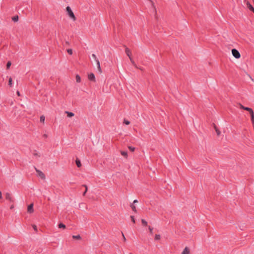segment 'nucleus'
Masks as SVG:
<instances>
[{
    "label": "nucleus",
    "mask_w": 254,
    "mask_h": 254,
    "mask_svg": "<svg viewBox=\"0 0 254 254\" xmlns=\"http://www.w3.org/2000/svg\"><path fill=\"white\" fill-rule=\"evenodd\" d=\"M66 11L67 12V15L68 16L74 21L76 20V18L72 11L70 6H68L66 7Z\"/></svg>",
    "instance_id": "nucleus-1"
},
{
    "label": "nucleus",
    "mask_w": 254,
    "mask_h": 254,
    "mask_svg": "<svg viewBox=\"0 0 254 254\" xmlns=\"http://www.w3.org/2000/svg\"><path fill=\"white\" fill-rule=\"evenodd\" d=\"M5 199L8 200L10 203H14L15 199L12 194L9 192H6L4 194Z\"/></svg>",
    "instance_id": "nucleus-2"
},
{
    "label": "nucleus",
    "mask_w": 254,
    "mask_h": 254,
    "mask_svg": "<svg viewBox=\"0 0 254 254\" xmlns=\"http://www.w3.org/2000/svg\"><path fill=\"white\" fill-rule=\"evenodd\" d=\"M92 57L94 59V60L95 61V62L97 64V68H98V70L100 72H102V70H101V68L100 67V62H99V61L98 60V59H97L96 55L94 54H93L92 55Z\"/></svg>",
    "instance_id": "nucleus-3"
},
{
    "label": "nucleus",
    "mask_w": 254,
    "mask_h": 254,
    "mask_svg": "<svg viewBox=\"0 0 254 254\" xmlns=\"http://www.w3.org/2000/svg\"><path fill=\"white\" fill-rule=\"evenodd\" d=\"M232 54L233 56L236 59H239L241 57V55L239 52L235 49L232 50Z\"/></svg>",
    "instance_id": "nucleus-4"
},
{
    "label": "nucleus",
    "mask_w": 254,
    "mask_h": 254,
    "mask_svg": "<svg viewBox=\"0 0 254 254\" xmlns=\"http://www.w3.org/2000/svg\"><path fill=\"white\" fill-rule=\"evenodd\" d=\"M244 3L247 5L248 8H249L251 11H253V12H254V7L248 0H244Z\"/></svg>",
    "instance_id": "nucleus-5"
},
{
    "label": "nucleus",
    "mask_w": 254,
    "mask_h": 254,
    "mask_svg": "<svg viewBox=\"0 0 254 254\" xmlns=\"http://www.w3.org/2000/svg\"><path fill=\"white\" fill-rule=\"evenodd\" d=\"M35 170H36V171L37 172V173H38V176L40 178H41L42 179H45V175H44V174L42 171H41L37 169L36 168H35Z\"/></svg>",
    "instance_id": "nucleus-6"
},
{
    "label": "nucleus",
    "mask_w": 254,
    "mask_h": 254,
    "mask_svg": "<svg viewBox=\"0 0 254 254\" xmlns=\"http://www.w3.org/2000/svg\"><path fill=\"white\" fill-rule=\"evenodd\" d=\"M88 78L89 80L95 82V77L94 74L93 73H91L88 74Z\"/></svg>",
    "instance_id": "nucleus-7"
},
{
    "label": "nucleus",
    "mask_w": 254,
    "mask_h": 254,
    "mask_svg": "<svg viewBox=\"0 0 254 254\" xmlns=\"http://www.w3.org/2000/svg\"><path fill=\"white\" fill-rule=\"evenodd\" d=\"M33 211H34L33 204L31 203L28 206L27 212L29 213H32L33 212Z\"/></svg>",
    "instance_id": "nucleus-8"
},
{
    "label": "nucleus",
    "mask_w": 254,
    "mask_h": 254,
    "mask_svg": "<svg viewBox=\"0 0 254 254\" xmlns=\"http://www.w3.org/2000/svg\"><path fill=\"white\" fill-rule=\"evenodd\" d=\"M125 52L129 58H130V57H131L130 50L128 48H126Z\"/></svg>",
    "instance_id": "nucleus-9"
},
{
    "label": "nucleus",
    "mask_w": 254,
    "mask_h": 254,
    "mask_svg": "<svg viewBox=\"0 0 254 254\" xmlns=\"http://www.w3.org/2000/svg\"><path fill=\"white\" fill-rule=\"evenodd\" d=\"M182 254H190V251L188 247H186L183 250Z\"/></svg>",
    "instance_id": "nucleus-10"
},
{
    "label": "nucleus",
    "mask_w": 254,
    "mask_h": 254,
    "mask_svg": "<svg viewBox=\"0 0 254 254\" xmlns=\"http://www.w3.org/2000/svg\"><path fill=\"white\" fill-rule=\"evenodd\" d=\"M148 0L151 2V6H152V8H153L154 11L155 13L156 14L157 11H156V9L155 8V7L154 2L151 0Z\"/></svg>",
    "instance_id": "nucleus-11"
},
{
    "label": "nucleus",
    "mask_w": 254,
    "mask_h": 254,
    "mask_svg": "<svg viewBox=\"0 0 254 254\" xmlns=\"http://www.w3.org/2000/svg\"><path fill=\"white\" fill-rule=\"evenodd\" d=\"M65 114H67V116L68 117H72L74 116V114L72 112L65 111Z\"/></svg>",
    "instance_id": "nucleus-12"
},
{
    "label": "nucleus",
    "mask_w": 254,
    "mask_h": 254,
    "mask_svg": "<svg viewBox=\"0 0 254 254\" xmlns=\"http://www.w3.org/2000/svg\"><path fill=\"white\" fill-rule=\"evenodd\" d=\"M131 64H132V65L135 67V68H138V66H137V65L135 64L134 61H133V60L132 59V58L131 57H130V58H129Z\"/></svg>",
    "instance_id": "nucleus-13"
},
{
    "label": "nucleus",
    "mask_w": 254,
    "mask_h": 254,
    "mask_svg": "<svg viewBox=\"0 0 254 254\" xmlns=\"http://www.w3.org/2000/svg\"><path fill=\"white\" fill-rule=\"evenodd\" d=\"M75 162H76V164L78 167H80L81 166V162L79 159H76Z\"/></svg>",
    "instance_id": "nucleus-14"
},
{
    "label": "nucleus",
    "mask_w": 254,
    "mask_h": 254,
    "mask_svg": "<svg viewBox=\"0 0 254 254\" xmlns=\"http://www.w3.org/2000/svg\"><path fill=\"white\" fill-rule=\"evenodd\" d=\"M82 187H85V190H84V192H83V196H85V194H86V192H87V190H88V187H87V185H82Z\"/></svg>",
    "instance_id": "nucleus-15"
},
{
    "label": "nucleus",
    "mask_w": 254,
    "mask_h": 254,
    "mask_svg": "<svg viewBox=\"0 0 254 254\" xmlns=\"http://www.w3.org/2000/svg\"><path fill=\"white\" fill-rule=\"evenodd\" d=\"M244 110L249 112L250 114L254 112L252 109L249 107H245Z\"/></svg>",
    "instance_id": "nucleus-16"
},
{
    "label": "nucleus",
    "mask_w": 254,
    "mask_h": 254,
    "mask_svg": "<svg viewBox=\"0 0 254 254\" xmlns=\"http://www.w3.org/2000/svg\"><path fill=\"white\" fill-rule=\"evenodd\" d=\"M75 78L77 82L79 83L81 82V78L79 75H76Z\"/></svg>",
    "instance_id": "nucleus-17"
},
{
    "label": "nucleus",
    "mask_w": 254,
    "mask_h": 254,
    "mask_svg": "<svg viewBox=\"0 0 254 254\" xmlns=\"http://www.w3.org/2000/svg\"><path fill=\"white\" fill-rule=\"evenodd\" d=\"M12 20L14 22H17L18 20V16L16 15L12 17Z\"/></svg>",
    "instance_id": "nucleus-18"
},
{
    "label": "nucleus",
    "mask_w": 254,
    "mask_h": 254,
    "mask_svg": "<svg viewBox=\"0 0 254 254\" xmlns=\"http://www.w3.org/2000/svg\"><path fill=\"white\" fill-rule=\"evenodd\" d=\"M214 128H215V130L216 132L217 135L218 136L220 135V134L221 133L220 131L217 128V127L215 126H214Z\"/></svg>",
    "instance_id": "nucleus-19"
},
{
    "label": "nucleus",
    "mask_w": 254,
    "mask_h": 254,
    "mask_svg": "<svg viewBox=\"0 0 254 254\" xmlns=\"http://www.w3.org/2000/svg\"><path fill=\"white\" fill-rule=\"evenodd\" d=\"M121 153L124 157H125L126 158L127 157V151H121Z\"/></svg>",
    "instance_id": "nucleus-20"
},
{
    "label": "nucleus",
    "mask_w": 254,
    "mask_h": 254,
    "mask_svg": "<svg viewBox=\"0 0 254 254\" xmlns=\"http://www.w3.org/2000/svg\"><path fill=\"white\" fill-rule=\"evenodd\" d=\"M59 228H65V225L63 223H60L58 225Z\"/></svg>",
    "instance_id": "nucleus-21"
},
{
    "label": "nucleus",
    "mask_w": 254,
    "mask_h": 254,
    "mask_svg": "<svg viewBox=\"0 0 254 254\" xmlns=\"http://www.w3.org/2000/svg\"><path fill=\"white\" fill-rule=\"evenodd\" d=\"M72 238L74 239H77V240H80L81 239V237L79 235H73L72 236Z\"/></svg>",
    "instance_id": "nucleus-22"
},
{
    "label": "nucleus",
    "mask_w": 254,
    "mask_h": 254,
    "mask_svg": "<svg viewBox=\"0 0 254 254\" xmlns=\"http://www.w3.org/2000/svg\"><path fill=\"white\" fill-rule=\"evenodd\" d=\"M154 239L155 240H159L161 239V236L159 234H156Z\"/></svg>",
    "instance_id": "nucleus-23"
},
{
    "label": "nucleus",
    "mask_w": 254,
    "mask_h": 254,
    "mask_svg": "<svg viewBox=\"0 0 254 254\" xmlns=\"http://www.w3.org/2000/svg\"><path fill=\"white\" fill-rule=\"evenodd\" d=\"M130 207L133 211H134L135 212H136L135 206L133 204H131Z\"/></svg>",
    "instance_id": "nucleus-24"
},
{
    "label": "nucleus",
    "mask_w": 254,
    "mask_h": 254,
    "mask_svg": "<svg viewBox=\"0 0 254 254\" xmlns=\"http://www.w3.org/2000/svg\"><path fill=\"white\" fill-rule=\"evenodd\" d=\"M45 118L44 116H41L40 118V121L42 123H44Z\"/></svg>",
    "instance_id": "nucleus-25"
},
{
    "label": "nucleus",
    "mask_w": 254,
    "mask_h": 254,
    "mask_svg": "<svg viewBox=\"0 0 254 254\" xmlns=\"http://www.w3.org/2000/svg\"><path fill=\"white\" fill-rule=\"evenodd\" d=\"M141 223H142V225H143L144 226H147V222L144 219L141 220Z\"/></svg>",
    "instance_id": "nucleus-26"
},
{
    "label": "nucleus",
    "mask_w": 254,
    "mask_h": 254,
    "mask_svg": "<svg viewBox=\"0 0 254 254\" xmlns=\"http://www.w3.org/2000/svg\"><path fill=\"white\" fill-rule=\"evenodd\" d=\"M250 115H251V121H252V122H253V121H254V112L253 113H251L250 114Z\"/></svg>",
    "instance_id": "nucleus-27"
},
{
    "label": "nucleus",
    "mask_w": 254,
    "mask_h": 254,
    "mask_svg": "<svg viewBox=\"0 0 254 254\" xmlns=\"http://www.w3.org/2000/svg\"><path fill=\"white\" fill-rule=\"evenodd\" d=\"M11 63L10 61L8 62L6 64V68L7 69H8L10 66H11Z\"/></svg>",
    "instance_id": "nucleus-28"
},
{
    "label": "nucleus",
    "mask_w": 254,
    "mask_h": 254,
    "mask_svg": "<svg viewBox=\"0 0 254 254\" xmlns=\"http://www.w3.org/2000/svg\"><path fill=\"white\" fill-rule=\"evenodd\" d=\"M12 78L11 77H10L9 78V80H8V85L10 86H12Z\"/></svg>",
    "instance_id": "nucleus-29"
},
{
    "label": "nucleus",
    "mask_w": 254,
    "mask_h": 254,
    "mask_svg": "<svg viewBox=\"0 0 254 254\" xmlns=\"http://www.w3.org/2000/svg\"><path fill=\"white\" fill-rule=\"evenodd\" d=\"M67 52L68 53V54H69L70 55L72 54V49H67Z\"/></svg>",
    "instance_id": "nucleus-30"
},
{
    "label": "nucleus",
    "mask_w": 254,
    "mask_h": 254,
    "mask_svg": "<svg viewBox=\"0 0 254 254\" xmlns=\"http://www.w3.org/2000/svg\"><path fill=\"white\" fill-rule=\"evenodd\" d=\"M148 229L150 234H153V228L151 227L150 226H149Z\"/></svg>",
    "instance_id": "nucleus-31"
},
{
    "label": "nucleus",
    "mask_w": 254,
    "mask_h": 254,
    "mask_svg": "<svg viewBox=\"0 0 254 254\" xmlns=\"http://www.w3.org/2000/svg\"><path fill=\"white\" fill-rule=\"evenodd\" d=\"M128 149L132 152H133L135 150V148L132 146H128Z\"/></svg>",
    "instance_id": "nucleus-32"
},
{
    "label": "nucleus",
    "mask_w": 254,
    "mask_h": 254,
    "mask_svg": "<svg viewBox=\"0 0 254 254\" xmlns=\"http://www.w3.org/2000/svg\"><path fill=\"white\" fill-rule=\"evenodd\" d=\"M124 123L127 125H128L130 124V122L126 120H124Z\"/></svg>",
    "instance_id": "nucleus-33"
},
{
    "label": "nucleus",
    "mask_w": 254,
    "mask_h": 254,
    "mask_svg": "<svg viewBox=\"0 0 254 254\" xmlns=\"http://www.w3.org/2000/svg\"><path fill=\"white\" fill-rule=\"evenodd\" d=\"M130 218H131V219L132 222L133 223H134L135 222V219H134V217H133V216H130Z\"/></svg>",
    "instance_id": "nucleus-34"
},
{
    "label": "nucleus",
    "mask_w": 254,
    "mask_h": 254,
    "mask_svg": "<svg viewBox=\"0 0 254 254\" xmlns=\"http://www.w3.org/2000/svg\"><path fill=\"white\" fill-rule=\"evenodd\" d=\"M32 227L35 231H37V228L35 225H33Z\"/></svg>",
    "instance_id": "nucleus-35"
},
{
    "label": "nucleus",
    "mask_w": 254,
    "mask_h": 254,
    "mask_svg": "<svg viewBox=\"0 0 254 254\" xmlns=\"http://www.w3.org/2000/svg\"><path fill=\"white\" fill-rule=\"evenodd\" d=\"M239 106H240V109L244 110V108H245V107H244L243 105H242L241 104H239Z\"/></svg>",
    "instance_id": "nucleus-36"
},
{
    "label": "nucleus",
    "mask_w": 254,
    "mask_h": 254,
    "mask_svg": "<svg viewBox=\"0 0 254 254\" xmlns=\"http://www.w3.org/2000/svg\"><path fill=\"white\" fill-rule=\"evenodd\" d=\"M14 203H11L10 206V209H12L14 208Z\"/></svg>",
    "instance_id": "nucleus-37"
},
{
    "label": "nucleus",
    "mask_w": 254,
    "mask_h": 254,
    "mask_svg": "<svg viewBox=\"0 0 254 254\" xmlns=\"http://www.w3.org/2000/svg\"><path fill=\"white\" fill-rule=\"evenodd\" d=\"M122 235L123 236L124 240V241H125L126 240V238H125V236H124V234L123 233H122Z\"/></svg>",
    "instance_id": "nucleus-38"
},
{
    "label": "nucleus",
    "mask_w": 254,
    "mask_h": 254,
    "mask_svg": "<svg viewBox=\"0 0 254 254\" xmlns=\"http://www.w3.org/2000/svg\"><path fill=\"white\" fill-rule=\"evenodd\" d=\"M2 198V193L0 191V199Z\"/></svg>",
    "instance_id": "nucleus-39"
},
{
    "label": "nucleus",
    "mask_w": 254,
    "mask_h": 254,
    "mask_svg": "<svg viewBox=\"0 0 254 254\" xmlns=\"http://www.w3.org/2000/svg\"><path fill=\"white\" fill-rule=\"evenodd\" d=\"M138 202L137 200L135 199V200H134L133 201V203H136V202Z\"/></svg>",
    "instance_id": "nucleus-40"
},
{
    "label": "nucleus",
    "mask_w": 254,
    "mask_h": 254,
    "mask_svg": "<svg viewBox=\"0 0 254 254\" xmlns=\"http://www.w3.org/2000/svg\"><path fill=\"white\" fill-rule=\"evenodd\" d=\"M17 94L18 95V96H20V93L18 91H17Z\"/></svg>",
    "instance_id": "nucleus-41"
},
{
    "label": "nucleus",
    "mask_w": 254,
    "mask_h": 254,
    "mask_svg": "<svg viewBox=\"0 0 254 254\" xmlns=\"http://www.w3.org/2000/svg\"><path fill=\"white\" fill-rule=\"evenodd\" d=\"M252 124H253V126L254 128V121L252 122Z\"/></svg>",
    "instance_id": "nucleus-42"
},
{
    "label": "nucleus",
    "mask_w": 254,
    "mask_h": 254,
    "mask_svg": "<svg viewBox=\"0 0 254 254\" xmlns=\"http://www.w3.org/2000/svg\"><path fill=\"white\" fill-rule=\"evenodd\" d=\"M252 124H253V126L254 128V121L252 122Z\"/></svg>",
    "instance_id": "nucleus-43"
},
{
    "label": "nucleus",
    "mask_w": 254,
    "mask_h": 254,
    "mask_svg": "<svg viewBox=\"0 0 254 254\" xmlns=\"http://www.w3.org/2000/svg\"><path fill=\"white\" fill-rule=\"evenodd\" d=\"M137 68H139V69H140L141 70H143V69H142V68H139V67H138Z\"/></svg>",
    "instance_id": "nucleus-44"
}]
</instances>
